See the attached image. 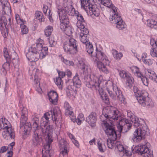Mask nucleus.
<instances>
[{
	"mask_svg": "<svg viewBox=\"0 0 157 157\" xmlns=\"http://www.w3.org/2000/svg\"><path fill=\"white\" fill-rule=\"evenodd\" d=\"M2 135L4 139L7 140L10 138L14 139L15 134L14 130L11 128H9L8 130L4 131L2 133Z\"/></svg>",
	"mask_w": 157,
	"mask_h": 157,
	"instance_id": "obj_21",
	"label": "nucleus"
},
{
	"mask_svg": "<svg viewBox=\"0 0 157 157\" xmlns=\"http://www.w3.org/2000/svg\"><path fill=\"white\" fill-rule=\"evenodd\" d=\"M98 147L100 152H104L105 151V149H104V147H105V146L104 144L103 145L100 141H98Z\"/></svg>",
	"mask_w": 157,
	"mask_h": 157,
	"instance_id": "obj_49",
	"label": "nucleus"
},
{
	"mask_svg": "<svg viewBox=\"0 0 157 157\" xmlns=\"http://www.w3.org/2000/svg\"><path fill=\"white\" fill-rule=\"evenodd\" d=\"M57 72L59 75V77H59L61 78H63L66 75L64 71H60L58 70Z\"/></svg>",
	"mask_w": 157,
	"mask_h": 157,
	"instance_id": "obj_57",
	"label": "nucleus"
},
{
	"mask_svg": "<svg viewBox=\"0 0 157 157\" xmlns=\"http://www.w3.org/2000/svg\"><path fill=\"white\" fill-rule=\"evenodd\" d=\"M102 123L105 127L104 130L105 134L107 136H110L112 140L115 141L117 138L121 137V132L119 130L116 131L114 126L112 125L111 123L110 124L105 120H103Z\"/></svg>",
	"mask_w": 157,
	"mask_h": 157,
	"instance_id": "obj_5",
	"label": "nucleus"
},
{
	"mask_svg": "<svg viewBox=\"0 0 157 157\" xmlns=\"http://www.w3.org/2000/svg\"><path fill=\"white\" fill-rule=\"evenodd\" d=\"M53 31L52 26L48 25L47 26L44 31L45 35L46 36H49L51 35Z\"/></svg>",
	"mask_w": 157,
	"mask_h": 157,
	"instance_id": "obj_39",
	"label": "nucleus"
},
{
	"mask_svg": "<svg viewBox=\"0 0 157 157\" xmlns=\"http://www.w3.org/2000/svg\"><path fill=\"white\" fill-rule=\"evenodd\" d=\"M149 78L157 83V76L155 74H153L152 75L150 76Z\"/></svg>",
	"mask_w": 157,
	"mask_h": 157,
	"instance_id": "obj_58",
	"label": "nucleus"
},
{
	"mask_svg": "<svg viewBox=\"0 0 157 157\" xmlns=\"http://www.w3.org/2000/svg\"><path fill=\"white\" fill-rule=\"evenodd\" d=\"M132 152L133 153H138L142 155L143 157H149L150 154L148 148L145 145H141L135 146Z\"/></svg>",
	"mask_w": 157,
	"mask_h": 157,
	"instance_id": "obj_14",
	"label": "nucleus"
},
{
	"mask_svg": "<svg viewBox=\"0 0 157 157\" xmlns=\"http://www.w3.org/2000/svg\"><path fill=\"white\" fill-rule=\"evenodd\" d=\"M49 46L51 47H53L55 46L56 44V41H55L52 38L49 39Z\"/></svg>",
	"mask_w": 157,
	"mask_h": 157,
	"instance_id": "obj_56",
	"label": "nucleus"
},
{
	"mask_svg": "<svg viewBox=\"0 0 157 157\" xmlns=\"http://www.w3.org/2000/svg\"><path fill=\"white\" fill-rule=\"evenodd\" d=\"M3 56L6 59V62L4 63L2 66L1 69V71L4 75H6L8 71L10 69V63H11V57L9 54L7 48H5L3 49Z\"/></svg>",
	"mask_w": 157,
	"mask_h": 157,
	"instance_id": "obj_13",
	"label": "nucleus"
},
{
	"mask_svg": "<svg viewBox=\"0 0 157 157\" xmlns=\"http://www.w3.org/2000/svg\"><path fill=\"white\" fill-rule=\"evenodd\" d=\"M42 49L40 52H39V58L41 59L44 58L45 56L48 55V48L47 47H42V45L41 44Z\"/></svg>",
	"mask_w": 157,
	"mask_h": 157,
	"instance_id": "obj_29",
	"label": "nucleus"
},
{
	"mask_svg": "<svg viewBox=\"0 0 157 157\" xmlns=\"http://www.w3.org/2000/svg\"><path fill=\"white\" fill-rule=\"evenodd\" d=\"M34 83L36 85V90L38 93H41L42 92L41 88L40 87V83L38 80L36 79V78L34 79Z\"/></svg>",
	"mask_w": 157,
	"mask_h": 157,
	"instance_id": "obj_46",
	"label": "nucleus"
},
{
	"mask_svg": "<svg viewBox=\"0 0 157 157\" xmlns=\"http://www.w3.org/2000/svg\"><path fill=\"white\" fill-rule=\"evenodd\" d=\"M56 84L58 86L62 85L63 84V81L62 78L59 77H57L56 78V81L55 80Z\"/></svg>",
	"mask_w": 157,
	"mask_h": 157,
	"instance_id": "obj_54",
	"label": "nucleus"
},
{
	"mask_svg": "<svg viewBox=\"0 0 157 157\" xmlns=\"http://www.w3.org/2000/svg\"><path fill=\"white\" fill-rule=\"evenodd\" d=\"M84 83L87 87L97 90L100 86L101 81L99 78L94 75H85L84 78Z\"/></svg>",
	"mask_w": 157,
	"mask_h": 157,
	"instance_id": "obj_7",
	"label": "nucleus"
},
{
	"mask_svg": "<svg viewBox=\"0 0 157 157\" xmlns=\"http://www.w3.org/2000/svg\"><path fill=\"white\" fill-rule=\"evenodd\" d=\"M66 75L68 78H70L72 75V72L69 69H67L65 72Z\"/></svg>",
	"mask_w": 157,
	"mask_h": 157,
	"instance_id": "obj_61",
	"label": "nucleus"
},
{
	"mask_svg": "<svg viewBox=\"0 0 157 157\" xmlns=\"http://www.w3.org/2000/svg\"><path fill=\"white\" fill-rule=\"evenodd\" d=\"M118 120L119 121L118 128L121 133H125L130 129L132 126V124L129 123L128 120L121 117L119 115Z\"/></svg>",
	"mask_w": 157,
	"mask_h": 157,
	"instance_id": "obj_12",
	"label": "nucleus"
},
{
	"mask_svg": "<svg viewBox=\"0 0 157 157\" xmlns=\"http://www.w3.org/2000/svg\"><path fill=\"white\" fill-rule=\"evenodd\" d=\"M81 6L84 9H86L91 5L90 0H80Z\"/></svg>",
	"mask_w": 157,
	"mask_h": 157,
	"instance_id": "obj_40",
	"label": "nucleus"
},
{
	"mask_svg": "<svg viewBox=\"0 0 157 157\" xmlns=\"http://www.w3.org/2000/svg\"><path fill=\"white\" fill-rule=\"evenodd\" d=\"M35 16L37 19L40 22H44L45 18L42 12L36 11L35 13Z\"/></svg>",
	"mask_w": 157,
	"mask_h": 157,
	"instance_id": "obj_35",
	"label": "nucleus"
},
{
	"mask_svg": "<svg viewBox=\"0 0 157 157\" xmlns=\"http://www.w3.org/2000/svg\"><path fill=\"white\" fill-rule=\"evenodd\" d=\"M150 54L152 57H157V52L156 50H155V48H151Z\"/></svg>",
	"mask_w": 157,
	"mask_h": 157,
	"instance_id": "obj_52",
	"label": "nucleus"
},
{
	"mask_svg": "<svg viewBox=\"0 0 157 157\" xmlns=\"http://www.w3.org/2000/svg\"><path fill=\"white\" fill-rule=\"evenodd\" d=\"M112 54L114 58L117 60H120L123 56L121 53H118V52L116 50L113 51Z\"/></svg>",
	"mask_w": 157,
	"mask_h": 157,
	"instance_id": "obj_43",
	"label": "nucleus"
},
{
	"mask_svg": "<svg viewBox=\"0 0 157 157\" xmlns=\"http://www.w3.org/2000/svg\"><path fill=\"white\" fill-rule=\"evenodd\" d=\"M61 59L66 65L73 66L74 65V63L72 61L68 60L67 59H64L63 57H62Z\"/></svg>",
	"mask_w": 157,
	"mask_h": 157,
	"instance_id": "obj_48",
	"label": "nucleus"
},
{
	"mask_svg": "<svg viewBox=\"0 0 157 157\" xmlns=\"http://www.w3.org/2000/svg\"><path fill=\"white\" fill-rule=\"evenodd\" d=\"M79 67L83 73L86 74L90 72L91 69L88 65L85 64L82 61L79 62Z\"/></svg>",
	"mask_w": 157,
	"mask_h": 157,
	"instance_id": "obj_25",
	"label": "nucleus"
},
{
	"mask_svg": "<svg viewBox=\"0 0 157 157\" xmlns=\"http://www.w3.org/2000/svg\"><path fill=\"white\" fill-rule=\"evenodd\" d=\"M45 135L47 136L46 139H48L47 144L44 146L42 151V157H53L54 151L51 149L50 144L53 141L52 134V126L48 125L45 128Z\"/></svg>",
	"mask_w": 157,
	"mask_h": 157,
	"instance_id": "obj_3",
	"label": "nucleus"
},
{
	"mask_svg": "<svg viewBox=\"0 0 157 157\" xmlns=\"http://www.w3.org/2000/svg\"><path fill=\"white\" fill-rule=\"evenodd\" d=\"M127 117L130 118V121L131 120V118L135 117L133 113L131 112H127Z\"/></svg>",
	"mask_w": 157,
	"mask_h": 157,
	"instance_id": "obj_64",
	"label": "nucleus"
},
{
	"mask_svg": "<svg viewBox=\"0 0 157 157\" xmlns=\"http://www.w3.org/2000/svg\"><path fill=\"white\" fill-rule=\"evenodd\" d=\"M141 79L144 85L146 86H148L149 80L146 76H143Z\"/></svg>",
	"mask_w": 157,
	"mask_h": 157,
	"instance_id": "obj_53",
	"label": "nucleus"
},
{
	"mask_svg": "<svg viewBox=\"0 0 157 157\" xmlns=\"http://www.w3.org/2000/svg\"><path fill=\"white\" fill-rule=\"evenodd\" d=\"M101 2L103 5L109 8H111L113 6L112 2L109 0H101Z\"/></svg>",
	"mask_w": 157,
	"mask_h": 157,
	"instance_id": "obj_44",
	"label": "nucleus"
},
{
	"mask_svg": "<svg viewBox=\"0 0 157 157\" xmlns=\"http://www.w3.org/2000/svg\"><path fill=\"white\" fill-rule=\"evenodd\" d=\"M86 51L89 54H92L94 48L92 44H91L90 42L88 44H86Z\"/></svg>",
	"mask_w": 157,
	"mask_h": 157,
	"instance_id": "obj_42",
	"label": "nucleus"
},
{
	"mask_svg": "<svg viewBox=\"0 0 157 157\" xmlns=\"http://www.w3.org/2000/svg\"><path fill=\"white\" fill-rule=\"evenodd\" d=\"M38 118L35 117L33 118L32 121V127L33 128V133L34 134L35 131H37V133H41V132H44V129L41 128L39 124Z\"/></svg>",
	"mask_w": 157,
	"mask_h": 157,
	"instance_id": "obj_20",
	"label": "nucleus"
},
{
	"mask_svg": "<svg viewBox=\"0 0 157 157\" xmlns=\"http://www.w3.org/2000/svg\"><path fill=\"white\" fill-rule=\"evenodd\" d=\"M147 25L149 27L157 30V21L152 19L147 21Z\"/></svg>",
	"mask_w": 157,
	"mask_h": 157,
	"instance_id": "obj_30",
	"label": "nucleus"
},
{
	"mask_svg": "<svg viewBox=\"0 0 157 157\" xmlns=\"http://www.w3.org/2000/svg\"><path fill=\"white\" fill-rule=\"evenodd\" d=\"M7 148L6 146H3L1 147L0 149V154L6 151Z\"/></svg>",
	"mask_w": 157,
	"mask_h": 157,
	"instance_id": "obj_63",
	"label": "nucleus"
},
{
	"mask_svg": "<svg viewBox=\"0 0 157 157\" xmlns=\"http://www.w3.org/2000/svg\"><path fill=\"white\" fill-rule=\"evenodd\" d=\"M150 44L153 47H155V48H156V41L154 39H151Z\"/></svg>",
	"mask_w": 157,
	"mask_h": 157,
	"instance_id": "obj_60",
	"label": "nucleus"
},
{
	"mask_svg": "<svg viewBox=\"0 0 157 157\" xmlns=\"http://www.w3.org/2000/svg\"><path fill=\"white\" fill-rule=\"evenodd\" d=\"M97 121V114L94 112H92L86 118V121L92 127H94Z\"/></svg>",
	"mask_w": 157,
	"mask_h": 157,
	"instance_id": "obj_19",
	"label": "nucleus"
},
{
	"mask_svg": "<svg viewBox=\"0 0 157 157\" xmlns=\"http://www.w3.org/2000/svg\"><path fill=\"white\" fill-rule=\"evenodd\" d=\"M131 121L136 127H139L134 132L132 137V140L134 142H138L145 138V136H148L150 132L148 127L143 119L139 120L135 116L131 118Z\"/></svg>",
	"mask_w": 157,
	"mask_h": 157,
	"instance_id": "obj_1",
	"label": "nucleus"
},
{
	"mask_svg": "<svg viewBox=\"0 0 157 157\" xmlns=\"http://www.w3.org/2000/svg\"><path fill=\"white\" fill-rule=\"evenodd\" d=\"M64 106L65 108V110H71V107L67 102H66L65 103Z\"/></svg>",
	"mask_w": 157,
	"mask_h": 157,
	"instance_id": "obj_62",
	"label": "nucleus"
},
{
	"mask_svg": "<svg viewBox=\"0 0 157 157\" xmlns=\"http://www.w3.org/2000/svg\"><path fill=\"white\" fill-rule=\"evenodd\" d=\"M91 56L94 61L96 62L97 67L100 71L106 74L109 73V71L105 65L109 66L110 62L105 55L101 51H98L97 48L95 54Z\"/></svg>",
	"mask_w": 157,
	"mask_h": 157,
	"instance_id": "obj_2",
	"label": "nucleus"
},
{
	"mask_svg": "<svg viewBox=\"0 0 157 157\" xmlns=\"http://www.w3.org/2000/svg\"><path fill=\"white\" fill-rule=\"evenodd\" d=\"M70 7H65V9L63 8L58 9V13L59 15V19L64 17L67 15V13L69 14L72 13L71 11H69Z\"/></svg>",
	"mask_w": 157,
	"mask_h": 157,
	"instance_id": "obj_24",
	"label": "nucleus"
},
{
	"mask_svg": "<svg viewBox=\"0 0 157 157\" xmlns=\"http://www.w3.org/2000/svg\"><path fill=\"white\" fill-rule=\"evenodd\" d=\"M58 116L57 111L56 109H54L53 111L52 115V119L53 121H57V117Z\"/></svg>",
	"mask_w": 157,
	"mask_h": 157,
	"instance_id": "obj_50",
	"label": "nucleus"
},
{
	"mask_svg": "<svg viewBox=\"0 0 157 157\" xmlns=\"http://www.w3.org/2000/svg\"><path fill=\"white\" fill-rule=\"evenodd\" d=\"M6 119L4 118L3 120V118L0 119V127L2 129L7 130L9 129V128H11L10 125L8 126L7 123L5 122Z\"/></svg>",
	"mask_w": 157,
	"mask_h": 157,
	"instance_id": "obj_31",
	"label": "nucleus"
},
{
	"mask_svg": "<svg viewBox=\"0 0 157 157\" xmlns=\"http://www.w3.org/2000/svg\"><path fill=\"white\" fill-rule=\"evenodd\" d=\"M63 29H61L66 35L70 36L72 33L73 29L70 25L67 26V27H64Z\"/></svg>",
	"mask_w": 157,
	"mask_h": 157,
	"instance_id": "obj_33",
	"label": "nucleus"
},
{
	"mask_svg": "<svg viewBox=\"0 0 157 157\" xmlns=\"http://www.w3.org/2000/svg\"><path fill=\"white\" fill-rule=\"evenodd\" d=\"M77 41L73 38H70L69 42L63 45L64 51L69 54H74L78 51Z\"/></svg>",
	"mask_w": 157,
	"mask_h": 157,
	"instance_id": "obj_11",
	"label": "nucleus"
},
{
	"mask_svg": "<svg viewBox=\"0 0 157 157\" xmlns=\"http://www.w3.org/2000/svg\"><path fill=\"white\" fill-rule=\"evenodd\" d=\"M20 27L21 29V34L22 35L27 34L28 32V29L27 26L25 25L23 23L20 24Z\"/></svg>",
	"mask_w": 157,
	"mask_h": 157,
	"instance_id": "obj_41",
	"label": "nucleus"
},
{
	"mask_svg": "<svg viewBox=\"0 0 157 157\" xmlns=\"http://www.w3.org/2000/svg\"><path fill=\"white\" fill-rule=\"evenodd\" d=\"M113 108L112 106L110 108L106 107L102 112V115L104 116L106 119L105 120L110 121L113 120H117L119 117V111L118 110H113Z\"/></svg>",
	"mask_w": 157,
	"mask_h": 157,
	"instance_id": "obj_9",
	"label": "nucleus"
},
{
	"mask_svg": "<svg viewBox=\"0 0 157 157\" xmlns=\"http://www.w3.org/2000/svg\"><path fill=\"white\" fill-rule=\"evenodd\" d=\"M60 21V28L61 29H63L64 27L69 25V21L67 16L59 19Z\"/></svg>",
	"mask_w": 157,
	"mask_h": 157,
	"instance_id": "obj_28",
	"label": "nucleus"
},
{
	"mask_svg": "<svg viewBox=\"0 0 157 157\" xmlns=\"http://www.w3.org/2000/svg\"><path fill=\"white\" fill-rule=\"evenodd\" d=\"M53 110L51 109L49 112L46 113H44V117L46 121H44V128H45L46 126L48 124V121H49V118L52 117V115Z\"/></svg>",
	"mask_w": 157,
	"mask_h": 157,
	"instance_id": "obj_32",
	"label": "nucleus"
},
{
	"mask_svg": "<svg viewBox=\"0 0 157 157\" xmlns=\"http://www.w3.org/2000/svg\"><path fill=\"white\" fill-rule=\"evenodd\" d=\"M11 23L10 18H9L7 20L6 17H3L0 21V26L2 28L3 26H5L6 29H9L10 28H11Z\"/></svg>",
	"mask_w": 157,
	"mask_h": 157,
	"instance_id": "obj_23",
	"label": "nucleus"
},
{
	"mask_svg": "<svg viewBox=\"0 0 157 157\" xmlns=\"http://www.w3.org/2000/svg\"><path fill=\"white\" fill-rule=\"evenodd\" d=\"M113 14L110 16L109 19L111 22L114 24H117L116 27L119 29H122L125 27V23L122 19L121 16L118 13L117 10V8L114 6H111Z\"/></svg>",
	"mask_w": 157,
	"mask_h": 157,
	"instance_id": "obj_6",
	"label": "nucleus"
},
{
	"mask_svg": "<svg viewBox=\"0 0 157 157\" xmlns=\"http://www.w3.org/2000/svg\"><path fill=\"white\" fill-rule=\"evenodd\" d=\"M48 95L50 101L54 105H56L58 98L57 92L54 90L48 92Z\"/></svg>",
	"mask_w": 157,
	"mask_h": 157,
	"instance_id": "obj_22",
	"label": "nucleus"
},
{
	"mask_svg": "<svg viewBox=\"0 0 157 157\" xmlns=\"http://www.w3.org/2000/svg\"><path fill=\"white\" fill-rule=\"evenodd\" d=\"M118 71L120 77L122 78H125L129 74L123 70H118Z\"/></svg>",
	"mask_w": 157,
	"mask_h": 157,
	"instance_id": "obj_47",
	"label": "nucleus"
},
{
	"mask_svg": "<svg viewBox=\"0 0 157 157\" xmlns=\"http://www.w3.org/2000/svg\"><path fill=\"white\" fill-rule=\"evenodd\" d=\"M113 92L110 90L109 88H107V90L110 97L113 100L117 99L116 96L118 99L122 102L124 101L125 98L122 94V92L117 86L115 84L112 85Z\"/></svg>",
	"mask_w": 157,
	"mask_h": 157,
	"instance_id": "obj_10",
	"label": "nucleus"
},
{
	"mask_svg": "<svg viewBox=\"0 0 157 157\" xmlns=\"http://www.w3.org/2000/svg\"><path fill=\"white\" fill-rule=\"evenodd\" d=\"M99 93L101 98L104 100L105 102V103L108 104L109 103V99L107 95L106 94V93L105 92H104L103 91H102V92L101 93L100 91L99 90Z\"/></svg>",
	"mask_w": 157,
	"mask_h": 157,
	"instance_id": "obj_36",
	"label": "nucleus"
},
{
	"mask_svg": "<svg viewBox=\"0 0 157 157\" xmlns=\"http://www.w3.org/2000/svg\"><path fill=\"white\" fill-rule=\"evenodd\" d=\"M125 78L127 79V83L128 84L127 85L130 88L132 86V84L134 82V80L133 78L130 76V75L129 74Z\"/></svg>",
	"mask_w": 157,
	"mask_h": 157,
	"instance_id": "obj_45",
	"label": "nucleus"
},
{
	"mask_svg": "<svg viewBox=\"0 0 157 157\" xmlns=\"http://www.w3.org/2000/svg\"><path fill=\"white\" fill-rule=\"evenodd\" d=\"M80 40L83 43L86 44H88L89 42V39H88V36H86L82 33H80Z\"/></svg>",
	"mask_w": 157,
	"mask_h": 157,
	"instance_id": "obj_38",
	"label": "nucleus"
},
{
	"mask_svg": "<svg viewBox=\"0 0 157 157\" xmlns=\"http://www.w3.org/2000/svg\"><path fill=\"white\" fill-rule=\"evenodd\" d=\"M37 132L35 131L34 134H33L32 145L34 147H39L42 145L43 140L41 133H37Z\"/></svg>",
	"mask_w": 157,
	"mask_h": 157,
	"instance_id": "obj_16",
	"label": "nucleus"
},
{
	"mask_svg": "<svg viewBox=\"0 0 157 157\" xmlns=\"http://www.w3.org/2000/svg\"><path fill=\"white\" fill-rule=\"evenodd\" d=\"M87 8L89 9L90 13H92L96 17L99 16V9L97 7L96 5L91 4V5L89 6Z\"/></svg>",
	"mask_w": 157,
	"mask_h": 157,
	"instance_id": "obj_26",
	"label": "nucleus"
},
{
	"mask_svg": "<svg viewBox=\"0 0 157 157\" xmlns=\"http://www.w3.org/2000/svg\"><path fill=\"white\" fill-rule=\"evenodd\" d=\"M59 146L61 150L59 157H67L69 150L68 144L63 139H61L59 142Z\"/></svg>",
	"mask_w": 157,
	"mask_h": 157,
	"instance_id": "obj_15",
	"label": "nucleus"
},
{
	"mask_svg": "<svg viewBox=\"0 0 157 157\" xmlns=\"http://www.w3.org/2000/svg\"><path fill=\"white\" fill-rule=\"evenodd\" d=\"M133 90L135 96L140 105L143 106H144L146 105H149V104L146 101V96H147L148 95L147 93L145 90H143L141 92L136 86L133 87Z\"/></svg>",
	"mask_w": 157,
	"mask_h": 157,
	"instance_id": "obj_8",
	"label": "nucleus"
},
{
	"mask_svg": "<svg viewBox=\"0 0 157 157\" xmlns=\"http://www.w3.org/2000/svg\"><path fill=\"white\" fill-rule=\"evenodd\" d=\"M117 149L119 151H122L124 150V147L123 146L120 144H117L116 146Z\"/></svg>",
	"mask_w": 157,
	"mask_h": 157,
	"instance_id": "obj_59",
	"label": "nucleus"
},
{
	"mask_svg": "<svg viewBox=\"0 0 157 157\" xmlns=\"http://www.w3.org/2000/svg\"><path fill=\"white\" fill-rule=\"evenodd\" d=\"M69 11H71V12H72L71 14H69V15H72L74 12L75 16L77 17L78 20L79 21V22L77 23V25L78 26L80 24H86L85 21L81 13H80L78 11H76L72 5L71 6L70 8Z\"/></svg>",
	"mask_w": 157,
	"mask_h": 157,
	"instance_id": "obj_18",
	"label": "nucleus"
},
{
	"mask_svg": "<svg viewBox=\"0 0 157 157\" xmlns=\"http://www.w3.org/2000/svg\"><path fill=\"white\" fill-rule=\"evenodd\" d=\"M27 121H24V120H20V129L23 128L24 134L28 135L30 134L31 130L32 129V125L30 122H26Z\"/></svg>",
	"mask_w": 157,
	"mask_h": 157,
	"instance_id": "obj_17",
	"label": "nucleus"
},
{
	"mask_svg": "<svg viewBox=\"0 0 157 157\" xmlns=\"http://www.w3.org/2000/svg\"><path fill=\"white\" fill-rule=\"evenodd\" d=\"M85 24L82 23L80 24L78 27L79 28H80L81 31L83 32L81 33H82V34H83L84 35L88 36L89 31L88 29L85 27Z\"/></svg>",
	"mask_w": 157,
	"mask_h": 157,
	"instance_id": "obj_37",
	"label": "nucleus"
},
{
	"mask_svg": "<svg viewBox=\"0 0 157 157\" xmlns=\"http://www.w3.org/2000/svg\"><path fill=\"white\" fill-rule=\"evenodd\" d=\"M0 29L2 36L4 38H6L8 35L9 29H8L7 30V29H6L5 30V29L2 30V28H0Z\"/></svg>",
	"mask_w": 157,
	"mask_h": 157,
	"instance_id": "obj_51",
	"label": "nucleus"
},
{
	"mask_svg": "<svg viewBox=\"0 0 157 157\" xmlns=\"http://www.w3.org/2000/svg\"><path fill=\"white\" fill-rule=\"evenodd\" d=\"M143 62L146 64L150 66L152 64L153 61L150 59H146L145 58L142 59Z\"/></svg>",
	"mask_w": 157,
	"mask_h": 157,
	"instance_id": "obj_55",
	"label": "nucleus"
},
{
	"mask_svg": "<svg viewBox=\"0 0 157 157\" xmlns=\"http://www.w3.org/2000/svg\"><path fill=\"white\" fill-rule=\"evenodd\" d=\"M20 107L21 109V115L20 119V120H22L24 119V121H27V118L25 116V115L27 113V109L25 107H23L22 105H20Z\"/></svg>",
	"mask_w": 157,
	"mask_h": 157,
	"instance_id": "obj_34",
	"label": "nucleus"
},
{
	"mask_svg": "<svg viewBox=\"0 0 157 157\" xmlns=\"http://www.w3.org/2000/svg\"><path fill=\"white\" fill-rule=\"evenodd\" d=\"M72 81L74 86L77 88H79L81 86V82L79 79V75L78 73H76L72 79Z\"/></svg>",
	"mask_w": 157,
	"mask_h": 157,
	"instance_id": "obj_27",
	"label": "nucleus"
},
{
	"mask_svg": "<svg viewBox=\"0 0 157 157\" xmlns=\"http://www.w3.org/2000/svg\"><path fill=\"white\" fill-rule=\"evenodd\" d=\"M41 44L36 43L31 46L26 53V56L28 60L31 62H36L39 58V52L41 49Z\"/></svg>",
	"mask_w": 157,
	"mask_h": 157,
	"instance_id": "obj_4",
	"label": "nucleus"
}]
</instances>
